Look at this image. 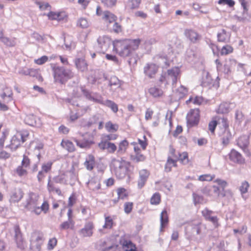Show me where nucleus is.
<instances>
[{
	"mask_svg": "<svg viewBox=\"0 0 251 251\" xmlns=\"http://www.w3.org/2000/svg\"><path fill=\"white\" fill-rule=\"evenodd\" d=\"M218 3L220 4H227L229 7H233L235 2L233 0H219Z\"/></svg>",
	"mask_w": 251,
	"mask_h": 251,
	"instance_id": "nucleus-60",
	"label": "nucleus"
},
{
	"mask_svg": "<svg viewBox=\"0 0 251 251\" xmlns=\"http://www.w3.org/2000/svg\"><path fill=\"white\" fill-rule=\"evenodd\" d=\"M200 114L198 109L191 110L187 115V124L193 126L198 124L199 121Z\"/></svg>",
	"mask_w": 251,
	"mask_h": 251,
	"instance_id": "nucleus-11",
	"label": "nucleus"
},
{
	"mask_svg": "<svg viewBox=\"0 0 251 251\" xmlns=\"http://www.w3.org/2000/svg\"><path fill=\"white\" fill-rule=\"evenodd\" d=\"M88 188L93 191H96L100 188L99 180L97 178H91L87 182Z\"/></svg>",
	"mask_w": 251,
	"mask_h": 251,
	"instance_id": "nucleus-24",
	"label": "nucleus"
},
{
	"mask_svg": "<svg viewBox=\"0 0 251 251\" xmlns=\"http://www.w3.org/2000/svg\"><path fill=\"white\" fill-rule=\"evenodd\" d=\"M55 183L51 180V176H49L47 184V189L50 193L55 191L59 196L61 195V191L59 188L56 187Z\"/></svg>",
	"mask_w": 251,
	"mask_h": 251,
	"instance_id": "nucleus-25",
	"label": "nucleus"
},
{
	"mask_svg": "<svg viewBox=\"0 0 251 251\" xmlns=\"http://www.w3.org/2000/svg\"><path fill=\"white\" fill-rule=\"evenodd\" d=\"M133 203L132 202H126L124 205L125 212L128 214L129 213L132 209Z\"/></svg>",
	"mask_w": 251,
	"mask_h": 251,
	"instance_id": "nucleus-62",
	"label": "nucleus"
},
{
	"mask_svg": "<svg viewBox=\"0 0 251 251\" xmlns=\"http://www.w3.org/2000/svg\"><path fill=\"white\" fill-rule=\"evenodd\" d=\"M140 42L139 39L115 40L113 42V46L116 52L125 57L129 56L133 50H137Z\"/></svg>",
	"mask_w": 251,
	"mask_h": 251,
	"instance_id": "nucleus-1",
	"label": "nucleus"
},
{
	"mask_svg": "<svg viewBox=\"0 0 251 251\" xmlns=\"http://www.w3.org/2000/svg\"><path fill=\"white\" fill-rule=\"evenodd\" d=\"M158 67L155 64L148 63L144 67V71L146 75L149 78L154 77L158 71Z\"/></svg>",
	"mask_w": 251,
	"mask_h": 251,
	"instance_id": "nucleus-15",
	"label": "nucleus"
},
{
	"mask_svg": "<svg viewBox=\"0 0 251 251\" xmlns=\"http://www.w3.org/2000/svg\"><path fill=\"white\" fill-rule=\"evenodd\" d=\"M187 93V88L181 85L176 89L175 94L176 95V99L179 100L183 98Z\"/></svg>",
	"mask_w": 251,
	"mask_h": 251,
	"instance_id": "nucleus-35",
	"label": "nucleus"
},
{
	"mask_svg": "<svg viewBox=\"0 0 251 251\" xmlns=\"http://www.w3.org/2000/svg\"><path fill=\"white\" fill-rule=\"evenodd\" d=\"M108 85L111 87L112 90H115L117 88L120 87V81L116 76H112L109 80Z\"/></svg>",
	"mask_w": 251,
	"mask_h": 251,
	"instance_id": "nucleus-34",
	"label": "nucleus"
},
{
	"mask_svg": "<svg viewBox=\"0 0 251 251\" xmlns=\"http://www.w3.org/2000/svg\"><path fill=\"white\" fill-rule=\"evenodd\" d=\"M117 0H102L101 2L107 7H112L116 5Z\"/></svg>",
	"mask_w": 251,
	"mask_h": 251,
	"instance_id": "nucleus-56",
	"label": "nucleus"
},
{
	"mask_svg": "<svg viewBox=\"0 0 251 251\" xmlns=\"http://www.w3.org/2000/svg\"><path fill=\"white\" fill-rule=\"evenodd\" d=\"M249 144V137L247 135L240 136L237 140V145L245 152L248 151L247 147Z\"/></svg>",
	"mask_w": 251,
	"mask_h": 251,
	"instance_id": "nucleus-22",
	"label": "nucleus"
},
{
	"mask_svg": "<svg viewBox=\"0 0 251 251\" xmlns=\"http://www.w3.org/2000/svg\"><path fill=\"white\" fill-rule=\"evenodd\" d=\"M149 92L150 95L152 96L153 97H160L163 94V92L161 89L155 87L150 88L149 89Z\"/></svg>",
	"mask_w": 251,
	"mask_h": 251,
	"instance_id": "nucleus-41",
	"label": "nucleus"
},
{
	"mask_svg": "<svg viewBox=\"0 0 251 251\" xmlns=\"http://www.w3.org/2000/svg\"><path fill=\"white\" fill-rule=\"evenodd\" d=\"M30 251H40L41 246L44 241L43 234L39 232H35L31 235L30 238Z\"/></svg>",
	"mask_w": 251,
	"mask_h": 251,
	"instance_id": "nucleus-6",
	"label": "nucleus"
},
{
	"mask_svg": "<svg viewBox=\"0 0 251 251\" xmlns=\"http://www.w3.org/2000/svg\"><path fill=\"white\" fill-rule=\"evenodd\" d=\"M211 191L212 192V196L213 197H219L221 195L224 197L226 195V193H228L232 197V194L230 191H225L220 194L219 188L215 185L211 186Z\"/></svg>",
	"mask_w": 251,
	"mask_h": 251,
	"instance_id": "nucleus-31",
	"label": "nucleus"
},
{
	"mask_svg": "<svg viewBox=\"0 0 251 251\" xmlns=\"http://www.w3.org/2000/svg\"><path fill=\"white\" fill-rule=\"evenodd\" d=\"M105 128L109 132L116 131L118 129V125L117 124H113L111 122L109 121L105 124Z\"/></svg>",
	"mask_w": 251,
	"mask_h": 251,
	"instance_id": "nucleus-43",
	"label": "nucleus"
},
{
	"mask_svg": "<svg viewBox=\"0 0 251 251\" xmlns=\"http://www.w3.org/2000/svg\"><path fill=\"white\" fill-rule=\"evenodd\" d=\"M184 35L193 43H197L201 38V35L193 29H186Z\"/></svg>",
	"mask_w": 251,
	"mask_h": 251,
	"instance_id": "nucleus-18",
	"label": "nucleus"
},
{
	"mask_svg": "<svg viewBox=\"0 0 251 251\" xmlns=\"http://www.w3.org/2000/svg\"><path fill=\"white\" fill-rule=\"evenodd\" d=\"M149 176V173L146 170H142L139 172V178L138 185L139 188H142Z\"/></svg>",
	"mask_w": 251,
	"mask_h": 251,
	"instance_id": "nucleus-23",
	"label": "nucleus"
},
{
	"mask_svg": "<svg viewBox=\"0 0 251 251\" xmlns=\"http://www.w3.org/2000/svg\"><path fill=\"white\" fill-rule=\"evenodd\" d=\"M0 40L7 46L13 47L16 45V42L14 40H10L7 37L0 36Z\"/></svg>",
	"mask_w": 251,
	"mask_h": 251,
	"instance_id": "nucleus-46",
	"label": "nucleus"
},
{
	"mask_svg": "<svg viewBox=\"0 0 251 251\" xmlns=\"http://www.w3.org/2000/svg\"><path fill=\"white\" fill-rule=\"evenodd\" d=\"M82 91L83 95L89 100L110 108L114 113H117L118 111V105L114 101L108 100L104 101L100 95L92 94L86 90L82 89Z\"/></svg>",
	"mask_w": 251,
	"mask_h": 251,
	"instance_id": "nucleus-3",
	"label": "nucleus"
},
{
	"mask_svg": "<svg viewBox=\"0 0 251 251\" xmlns=\"http://www.w3.org/2000/svg\"><path fill=\"white\" fill-rule=\"evenodd\" d=\"M74 226V222L73 220H68L67 221L64 222L60 225L61 230L67 229L69 228H73Z\"/></svg>",
	"mask_w": 251,
	"mask_h": 251,
	"instance_id": "nucleus-42",
	"label": "nucleus"
},
{
	"mask_svg": "<svg viewBox=\"0 0 251 251\" xmlns=\"http://www.w3.org/2000/svg\"><path fill=\"white\" fill-rule=\"evenodd\" d=\"M219 110L222 113H227L229 111V105L227 103H223L219 106Z\"/></svg>",
	"mask_w": 251,
	"mask_h": 251,
	"instance_id": "nucleus-55",
	"label": "nucleus"
},
{
	"mask_svg": "<svg viewBox=\"0 0 251 251\" xmlns=\"http://www.w3.org/2000/svg\"><path fill=\"white\" fill-rule=\"evenodd\" d=\"M222 125L224 127L222 135V144L224 146H227L232 138V134L228 129V125L226 119H221Z\"/></svg>",
	"mask_w": 251,
	"mask_h": 251,
	"instance_id": "nucleus-7",
	"label": "nucleus"
},
{
	"mask_svg": "<svg viewBox=\"0 0 251 251\" xmlns=\"http://www.w3.org/2000/svg\"><path fill=\"white\" fill-rule=\"evenodd\" d=\"M128 146V142L126 140H124L121 141L118 146L117 153L120 154H122L125 153L126 149Z\"/></svg>",
	"mask_w": 251,
	"mask_h": 251,
	"instance_id": "nucleus-36",
	"label": "nucleus"
},
{
	"mask_svg": "<svg viewBox=\"0 0 251 251\" xmlns=\"http://www.w3.org/2000/svg\"><path fill=\"white\" fill-rule=\"evenodd\" d=\"M113 224V220L110 217L107 216L105 218V224L103 226V228L110 229L112 228Z\"/></svg>",
	"mask_w": 251,
	"mask_h": 251,
	"instance_id": "nucleus-49",
	"label": "nucleus"
},
{
	"mask_svg": "<svg viewBox=\"0 0 251 251\" xmlns=\"http://www.w3.org/2000/svg\"><path fill=\"white\" fill-rule=\"evenodd\" d=\"M61 146L69 152H73L75 148L73 143L69 141H62L61 143Z\"/></svg>",
	"mask_w": 251,
	"mask_h": 251,
	"instance_id": "nucleus-38",
	"label": "nucleus"
},
{
	"mask_svg": "<svg viewBox=\"0 0 251 251\" xmlns=\"http://www.w3.org/2000/svg\"><path fill=\"white\" fill-rule=\"evenodd\" d=\"M52 165V163L51 162L44 163L42 166V170L46 173H47L50 171Z\"/></svg>",
	"mask_w": 251,
	"mask_h": 251,
	"instance_id": "nucleus-54",
	"label": "nucleus"
},
{
	"mask_svg": "<svg viewBox=\"0 0 251 251\" xmlns=\"http://www.w3.org/2000/svg\"><path fill=\"white\" fill-rule=\"evenodd\" d=\"M24 121L26 124L31 126H34L36 125V119L35 116L33 114H28L25 115Z\"/></svg>",
	"mask_w": 251,
	"mask_h": 251,
	"instance_id": "nucleus-39",
	"label": "nucleus"
},
{
	"mask_svg": "<svg viewBox=\"0 0 251 251\" xmlns=\"http://www.w3.org/2000/svg\"><path fill=\"white\" fill-rule=\"evenodd\" d=\"M30 165V159L25 155H24L22 161L21 166L25 168H27Z\"/></svg>",
	"mask_w": 251,
	"mask_h": 251,
	"instance_id": "nucleus-59",
	"label": "nucleus"
},
{
	"mask_svg": "<svg viewBox=\"0 0 251 251\" xmlns=\"http://www.w3.org/2000/svg\"><path fill=\"white\" fill-rule=\"evenodd\" d=\"M250 184L247 181H244L242 182L241 185L239 187V190L241 192V194H244L247 193Z\"/></svg>",
	"mask_w": 251,
	"mask_h": 251,
	"instance_id": "nucleus-48",
	"label": "nucleus"
},
{
	"mask_svg": "<svg viewBox=\"0 0 251 251\" xmlns=\"http://www.w3.org/2000/svg\"><path fill=\"white\" fill-rule=\"evenodd\" d=\"M118 135L115 134H110L105 135L102 141H107L109 142L110 140H114L117 138Z\"/></svg>",
	"mask_w": 251,
	"mask_h": 251,
	"instance_id": "nucleus-61",
	"label": "nucleus"
},
{
	"mask_svg": "<svg viewBox=\"0 0 251 251\" xmlns=\"http://www.w3.org/2000/svg\"><path fill=\"white\" fill-rule=\"evenodd\" d=\"M36 3L39 6V8L42 10L47 9L50 7L48 3H42L39 1H36Z\"/></svg>",
	"mask_w": 251,
	"mask_h": 251,
	"instance_id": "nucleus-63",
	"label": "nucleus"
},
{
	"mask_svg": "<svg viewBox=\"0 0 251 251\" xmlns=\"http://www.w3.org/2000/svg\"><path fill=\"white\" fill-rule=\"evenodd\" d=\"M99 148L102 150H106L107 152L110 153H113L117 150V146L113 143L107 141H101L98 144Z\"/></svg>",
	"mask_w": 251,
	"mask_h": 251,
	"instance_id": "nucleus-14",
	"label": "nucleus"
},
{
	"mask_svg": "<svg viewBox=\"0 0 251 251\" xmlns=\"http://www.w3.org/2000/svg\"><path fill=\"white\" fill-rule=\"evenodd\" d=\"M112 43L111 39L106 35L100 36L97 39L98 48L100 51L104 52L109 48Z\"/></svg>",
	"mask_w": 251,
	"mask_h": 251,
	"instance_id": "nucleus-10",
	"label": "nucleus"
},
{
	"mask_svg": "<svg viewBox=\"0 0 251 251\" xmlns=\"http://www.w3.org/2000/svg\"><path fill=\"white\" fill-rule=\"evenodd\" d=\"M108 28L116 33H119L122 31V26L116 22L112 24Z\"/></svg>",
	"mask_w": 251,
	"mask_h": 251,
	"instance_id": "nucleus-44",
	"label": "nucleus"
},
{
	"mask_svg": "<svg viewBox=\"0 0 251 251\" xmlns=\"http://www.w3.org/2000/svg\"><path fill=\"white\" fill-rule=\"evenodd\" d=\"M30 201H28L26 207L28 209L30 210L31 212H34L35 214L38 215H39L41 211V207L38 206H33V208L31 207V204H35V201H37V196L34 194H31L30 195Z\"/></svg>",
	"mask_w": 251,
	"mask_h": 251,
	"instance_id": "nucleus-16",
	"label": "nucleus"
},
{
	"mask_svg": "<svg viewBox=\"0 0 251 251\" xmlns=\"http://www.w3.org/2000/svg\"><path fill=\"white\" fill-rule=\"evenodd\" d=\"M215 177V175H203L200 176L199 179L201 181H211Z\"/></svg>",
	"mask_w": 251,
	"mask_h": 251,
	"instance_id": "nucleus-58",
	"label": "nucleus"
},
{
	"mask_svg": "<svg viewBox=\"0 0 251 251\" xmlns=\"http://www.w3.org/2000/svg\"><path fill=\"white\" fill-rule=\"evenodd\" d=\"M130 159L134 163L143 162L146 160V156L141 153L131 154L130 155Z\"/></svg>",
	"mask_w": 251,
	"mask_h": 251,
	"instance_id": "nucleus-30",
	"label": "nucleus"
},
{
	"mask_svg": "<svg viewBox=\"0 0 251 251\" xmlns=\"http://www.w3.org/2000/svg\"><path fill=\"white\" fill-rule=\"evenodd\" d=\"M14 237L17 247L22 250H24L26 247V242L23 237V234L19 226H14Z\"/></svg>",
	"mask_w": 251,
	"mask_h": 251,
	"instance_id": "nucleus-9",
	"label": "nucleus"
},
{
	"mask_svg": "<svg viewBox=\"0 0 251 251\" xmlns=\"http://www.w3.org/2000/svg\"><path fill=\"white\" fill-rule=\"evenodd\" d=\"M93 228L94 225L93 223L89 222L85 225L83 228L79 230V233L83 237H91L93 233Z\"/></svg>",
	"mask_w": 251,
	"mask_h": 251,
	"instance_id": "nucleus-17",
	"label": "nucleus"
},
{
	"mask_svg": "<svg viewBox=\"0 0 251 251\" xmlns=\"http://www.w3.org/2000/svg\"><path fill=\"white\" fill-rule=\"evenodd\" d=\"M117 194L118 196V199H124L127 196L126 190L125 189L120 188L117 190Z\"/></svg>",
	"mask_w": 251,
	"mask_h": 251,
	"instance_id": "nucleus-53",
	"label": "nucleus"
},
{
	"mask_svg": "<svg viewBox=\"0 0 251 251\" xmlns=\"http://www.w3.org/2000/svg\"><path fill=\"white\" fill-rule=\"evenodd\" d=\"M193 199L195 204L197 203H203L205 202L203 197L199 195L193 194Z\"/></svg>",
	"mask_w": 251,
	"mask_h": 251,
	"instance_id": "nucleus-52",
	"label": "nucleus"
},
{
	"mask_svg": "<svg viewBox=\"0 0 251 251\" xmlns=\"http://www.w3.org/2000/svg\"><path fill=\"white\" fill-rule=\"evenodd\" d=\"M200 233V228L198 226H194L191 227V233H189L188 228L186 230V234L188 236V238L190 240H192L195 235L199 234Z\"/></svg>",
	"mask_w": 251,
	"mask_h": 251,
	"instance_id": "nucleus-33",
	"label": "nucleus"
},
{
	"mask_svg": "<svg viewBox=\"0 0 251 251\" xmlns=\"http://www.w3.org/2000/svg\"><path fill=\"white\" fill-rule=\"evenodd\" d=\"M102 19L105 22H108L109 25H107L108 27H110L112 24L115 23L117 20V17L108 11H104L102 14Z\"/></svg>",
	"mask_w": 251,
	"mask_h": 251,
	"instance_id": "nucleus-21",
	"label": "nucleus"
},
{
	"mask_svg": "<svg viewBox=\"0 0 251 251\" xmlns=\"http://www.w3.org/2000/svg\"><path fill=\"white\" fill-rule=\"evenodd\" d=\"M178 160H180L182 163H188V154L186 152H183L181 153L178 152Z\"/></svg>",
	"mask_w": 251,
	"mask_h": 251,
	"instance_id": "nucleus-51",
	"label": "nucleus"
},
{
	"mask_svg": "<svg viewBox=\"0 0 251 251\" xmlns=\"http://www.w3.org/2000/svg\"><path fill=\"white\" fill-rule=\"evenodd\" d=\"M29 133L27 131L17 132L11 138L10 144L6 146L9 148L12 151H16L21 145L24 143L28 138Z\"/></svg>",
	"mask_w": 251,
	"mask_h": 251,
	"instance_id": "nucleus-5",
	"label": "nucleus"
},
{
	"mask_svg": "<svg viewBox=\"0 0 251 251\" xmlns=\"http://www.w3.org/2000/svg\"><path fill=\"white\" fill-rule=\"evenodd\" d=\"M120 243L125 251H136L135 245L129 239L127 235H125L122 236Z\"/></svg>",
	"mask_w": 251,
	"mask_h": 251,
	"instance_id": "nucleus-12",
	"label": "nucleus"
},
{
	"mask_svg": "<svg viewBox=\"0 0 251 251\" xmlns=\"http://www.w3.org/2000/svg\"><path fill=\"white\" fill-rule=\"evenodd\" d=\"M111 168L119 179H123L131 171V168H133L130 163L122 158L117 159L113 158L111 163Z\"/></svg>",
	"mask_w": 251,
	"mask_h": 251,
	"instance_id": "nucleus-2",
	"label": "nucleus"
},
{
	"mask_svg": "<svg viewBox=\"0 0 251 251\" xmlns=\"http://www.w3.org/2000/svg\"><path fill=\"white\" fill-rule=\"evenodd\" d=\"M24 193L20 188H15L11 193L10 201L11 202L19 201L23 197Z\"/></svg>",
	"mask_w": 251,
	"mask_h": 251,
	"instance_id": "nucleus-20",
	"label": "nucleus"
},
{
	"mask_svg": "<svg viewBox=\"0 0 251 251\" xmlns=\"http://www.w3.org/2000/svg\"><path fill=\"white\" fill-rule=\"evenodd\" d=\"M77 25L83 28H87L89 26L88 22L85 18H80L77 22Z\"/></svg>",
	"mask_w": 251,
	"mask_h": 251,
	"instance_id": "nucleus-57",
	"label": "nucleus"
},
{
	"mask_svg": "<svg viewBox=\"0 0 251 251\" xmlns=\"http://www.w3.org/2000/svg\"><path fill=\"white\" fill-rule=\"evenodd\" d=\"M54 81L60 84H64L69 79L74 76L73 73L70 70L64 67L54 66L52 68Z\"/></svg>",
	"mask_w": 251,
	"mask_h": 251,
	"instance_id": "nucleus-4",
	"label": "nucleus"
},
{
	"mask_svg": "<svg viewBox=\"0 0 251 251\" xmlns=\"http://www.w3.org/2000/svg\"><path fill=\"white\" fill-rule=\"evenodd\" d=\"M161 196L159 193H154L151 198V203L156 205L160 203Z\"/></svg>",
	"mask_w": 251,
	"mask_h": 251,
	"instance_id": "nucleus-45",
	"label": "nucleus"
},
{
	"mask_svg": "<svg viewBox=\"0 0 251 251\" xmlns=\"http://www.w3.org/2000/svg\"><path fill=\"white\" fill-rule=\"evenodd\" d=\"M217 37L219 42L228 43L230 40V35L225 29H223L218 33Z\"/></svg>",
	"mask_w": 251,
	"mask_h": 251,
	"instance_id": "nucleus-26",
	"label": "nucleus"
},
{
	"mask_svg": "<svg viewBox=\"0 0 251 251\" xmlns=\"http://www.w3.org/2000/svg\"><path fill=\"white\" fill-rule=\"evenodd\" d=\"M76 68L81 72H84L87 70V64L84 59L77 58L75 61Z\"/></svg>",
	"mask_w": 251,
	"mask_h": 251,
	"instance_id": "nucleus-28",
	"label": "nucleus"
},
{
	"mask_svg": "<svg viewBox=\"0 0 251 251\" xmlns=\"http://www.w3.org/2000/svg\"><path fill=\"white\" fill-rule=\"evenodd\" d=\"M168 222V217L166 210H164L160 215V231H163V228Z\"/></svg>",
	"mask_w": 251,
	"mask_h": 251,
	"instance_id": "nucleus-32",
	"label": "nucleus"
},
{
	"mask_svg": "<svg viewBox=\"0 0 251 251\" xmlns=\"http://www.w3.org/2000/svg\"><path fill=\"white\" fill-rule=\"evenodd\" d=\"M214 182L218 183V185H220L222 187V191H224L225 188L227 186V182L221 179H217Z\"/></svg>",
	"mask_w": 251,
	"mask_h": 251,
	"instance_id": "nucleus-64",
	"label": "nucleus"
},
{
	"mask_svg": "<svg viewBox=\"0 0 251 251\" xmlns=\"http://www.w3.org/2000/svg\"><path fill=\"white\" fill-rule=\"evenodd\" d=\"M229 158L232 162L238 164H243L245 162L242 155L234 149H232L229 153Z\"/></svg>",
	"mask_w": 251,
	"mask_h": 251,
	"instance_id": "nucleus-19",
	"label": "nucleus"
},
{
	"mask_svg": "<svg viewBox=\"0 0 251 251\" xmlns=\"http://www.w3.org/2000/svg\"><path fill=\"white\" fill-rule=\"evenodd\" d=\"M233 51V48L229 45H226L224 46L221 51V54L222 55H227Z\"/></svg>",
	"mask_w": 251,
	"mask_h": 251,
	"instance_id": "nucleus-50",
	"label": "nucleus"
},
{
	"mask_svg": "<svg viewBox=\"0 0 251 251\" xmlns=\"http://www.w3.org/2000/svg\"><path fill=\"white\" fill-rule=\"evenodd\" d=\"M17 174L20 177L25 176L27 174L26 170L24 167L22 166H18L16 171Z\"/></svg>",
	"mask_w": 251,
	"mask_h": 251,
	"instance_id": "nucleus-47",
	"label": "nucleus"
},
{
	"mask_svg": "<svg viewBox=\"0 0 251 251\" xmlns=\"http://www.w3.org/2000/svg\"><path fill=\"white\" fill-rule=\"evenodd\" d=\"M213 212L211 210L206 208L202 211V214L205 218L215 224L217 222V217L216 216H211V214Z\"/></svg>",
	"mask_w": 251,
	"mask_h": 251,
	"instance_id": "nucleus-29",
	"label": "nucleus"
},
{
	"mask_svg": "<svg viewBox=\"0 0 251 251\" xmlns=\"http://www.w3.org/2000/svg\"><path fill=\"white\" fill-rule=\"evenodd\" d=\"M76 145L81 148H88L91 145L94 144V142L91 139H87L84 138L81 141L75 140Z\"/></svg>",
	"mask_w": 251,
	"mask_h": 251,
	"instance_id": "nucleus-27",
	"label": "nucleus"
},
{
	"mask_svg": "<svg viewBox=\"0 0 251 251\" xmlns=\"http://www.w3.org/2000/svg\"><path fill=\"white\" fill-rule=\"evenodd\" d=\"M99 246L101 251H117V245L112 244L109 240H101Z\"/></svg>",
	"mask_w": 251,
	"mask_h": 251,
	"instance_id": "nucleus-13",
	"label": "nucleus"
},
{
	"mask_svg": "<svg viewBox=\"0 0 251 251\" xmlns=\"http://www.w3.org/2000/svg\"><path fill=\"white\" fill-rule=\"evenodd\" d=\"M95 164V159L93 156L89 155V160H86L84 162V165L85 167L88 170H92Z\"/></svg>",
	"mask_w": 251,
	"mask_h": 251,
	"instance_id": "nucleus-40",
	"label": "nucleus"
},
{
	"mask_svg": "<svg viewBox=\"0 0 251 251\" xmlns=\"http://www.w3.org/2000/svg\"><path fill=\"white\" fill-rule=\"evenodd\" d=\"M172 166L176 167V160L171 158V156H168L167 162L165 166V170L166 172H169L171 171Z\"/></svg>",
	"mask_w": 251,
	"mask_h": 251,
	"instance_id": "nucleus-37",
	"label": "nucleus"
},
{
	"mask_svg": "<svg viewBox=\"0 0 251 251\" xmlns=\"http://www.w3.org/2000/svg\"><path fill=\"white\" fill-rule=\"evenodd\" d=\"M180 69L178 67H174L167 70L166 74L167 83H172V85L176 83L177 78L180 74Z\"/></svg>",
	"mask_w": 251,
	"mask_h": 251,
	"instance_id": "nucleus-8",
	"label": "nucleus"
}]
</instances>
